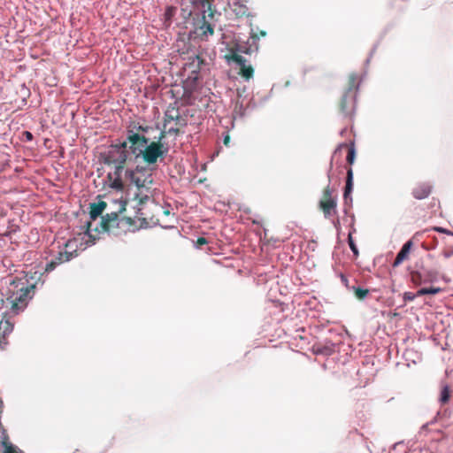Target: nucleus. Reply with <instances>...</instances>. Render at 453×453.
Masks as SVG:
<instances>
[{"instance_id":"f257e3e1","label":"nucleus","mask_w":453,"mask_h":453,"mask_svg":"<svg viewBox=\"0 0 453 453\" xmlns=\"http://www.w3.org/2000/svg\"><path fill=\"white\" fill-rule=\"evenodd\" d=\"M42 273L35 272L30 279L27 280V285L21 281L12 280L6 290V300L1 299L6 309L0 307V319L4 316V319L10 320V315H18L23 311L28 300L32 298L30 292L35 288L38 282H41V285L43 284L44 280H42Z\"/></svg>"},{"instance_id":"f03ea898","label":"nucleus","mask_w":453,"mask_h":453,"mask_svg":"<svg viewBox=\"0 0 453 453\" xmlns=\"http://www.w3.org/2000/svg\"><path fill=\"white\" fill-rule=\"evenodd\" d=\"M154 167L136 165L133 168H127L123 173V182L129 186L128 196H133V200L138 202V205L146 203L154 192Z\"/></svg>"},{"instance_id":"7ed1b4c3","label":"nucleus","mask_w":453,"mask_h":453,"mask_svg":"<svg viewBox=\"0 0 453 453\" xmlns=\"http://www.w3.org/2000/svg\"><path fill=\"white\" fill-rule=\"evenodd\" d=\"M129 154L131 152L127 148L126 142L111 145L104 153V163L107 165H114L113 171L107 174V183L110 188L121 192L124 190L122 176L127 169L125 168V164Z\"/></svg>"},{"instance_id":"20e7f679","label":"nucleus","mask_w":453,"mask_h":453,"mask_svg":"<svg viewBox=\"0 0 453 453\" xmlns=\"http://www.w3.org/2000/svg\"><path fill=\"white\" fill-rule=\"evenodd\" d=\"M165 137V131L160 130L157 135L142 140L143 144L141 148H134V159L143 162L147 167H153L158 162L164 161L170 150L169 145L164 141Z\"/></svg>"},{"instance_id":"39448f33","label":"nucleus","mask_w":453,"mask_h":453,"mask_svg":"<svg viewBox=\"0 0 453 453\" xmlns=\"http://www.w3.org/2000/svg\"><path fill=\"white\" fill-rule=\"evenodd\" d=\"M126 200H111L109 205V211L102 217L100 225L95 227L96 232L98 234L106 233L112 236H119L125 233L126 230L120 226L123 223V219H120L119 214L126 210Z\"/></svg>"},{"instance_id":"423d86ee","label":"nucleus","mask_w":453,"mask_h":453,"mask_svg":"<svg viewBox=\"0 0 453 453\" xmlns=\"http://www.w3.org/2000/svg\"><path fill=\"white\" fill-rule=\"evenodd\" d=\"M259 37L257 35H251L247 42L242 43H236L234 49L233 50V60L241 67V74L249 81L253 77L254 70L251 65H247L244 57L240 55V53H244L247 55H250L254 52H257L259 48Z\"/></svg>"},{"instance_id":"0eeeda50","label":"nucleus","mask_w":453,"mask_h":453,"mask_svg":"<svg viewBox=\"0 0 453 453\" xmlns=\"http://www.w3.org/2000/svg\"><path fill=\"white\" fill-rule=\"evenodd\" d=\"M357 76L351 74L349 76V86L344 93L341 102V110L344 116L351 117L356 109L357 91L359 84L357 83Z\"/></svg>"},{"instance_id":"6e6552de","label":"nucleus","mask_w":453,"mask_h":453,"mask_svg":"<svg viewBox=\"0 0 453 453\" xmlns=\"http://www.w3.org/2000/svg\"><path fill=\"white\" fill-rule=\"evenodd\" d=\"M107 206L108 204L103 201L90 204L89 219L91 221L86 222V231L84 232V234L88 237V239L85 241L87 246L95 244L96 240L97 239L96 235L91 234V231H96L95 227H93L92 221L96 220L97 217L107 208Z\"/></svg>"},{"instance_id":"1a4fd4ad","label":"nucleus","mask_w":453,"mask_h":453,"mask_svg":"<svg viewBox=\"0 0 453 453\" xmlns=\"http://www.w3.org/2000/svg\"><path fill=\"white\" fill-rule=\"evenodd\" d=\"M150 137L144 134H140L134 130H129L127 134V148L129 149L133 155L134 148H141L142 146V140H148Z\"/></svg>"},{"instance_id":"9d476101","label":"nucleus","mask_w":453,"mask_h":453,"mask_svg":"<svg viewBox=\"0 0 453 453\" xmlns=\"http://www.w3.org/2000/svg\"><path fill=\"white\" fill-rule=\"evenodd\" d=\"M213 27L211 23L205 20V17H203L200 24L196 27V35L203 41H206L209 36L213 35Z\"/></svg>"},{"instance_id":"9b49d317","label":"nucleus","mask_w":453,"mask_h":453,"mask_svg":"<svg viewBox=\"0 0 453 453\" xmlns=\"http://www.w3.org/2000/svg\"><path fill=\"white\" fill-rule=\"evenodd\" d=\"M337 198H330V200H320L319 208L322 210L324 217L329 219L337 213Z\"/></svg>"},{"instance_id":"f8f14e48","label":"nucleus","mask_w":453,"mask_h":453,"mask_svg":"<svg viewBox=\"0 0 453 453\" xmlns=\"http://www.w3.org/2000/svg\"><path fill=\"white\" fill-rule=\"evenodd\" d=\"M174 121L176 125L185 127L188 124L186 119L180 115L178 110L166 111L164 116V127H166L167 124Z\"/></svg>"},{"instance_id":"ddd939ff","label":"nucleus","mask_w":453,"mask_h":453,"mask_svg":"<svg viewBox=\"0 0 453 453\" xmlns=\"http://www.w3.org/2000/svg\"><path fill=\"white\" fill-rule=\"evenodd\" d=\"M13 330V323L9 319H4V316L0 319V349L6 344L5 337Z\"/></svg>"},{"instance_id":"4468645a","label":"nucleus","mask_w":453,"mask_h":453,"mask_svg":"<svg viewBox=\"0 0 453 453\" xmlns=\"http://www.w3.org/2000/svg\"><path fill=\"white\" fill-rule=\"evenodd\" d=\"M432 192V186L429 183H419L412 189V196L418 199L422 200L429 196Z\"/></svg>"},{"instance_id":"2eb2a0df","label":"nucleus","mask_w":453,"mask_h":453,"mask_svg":"<svg viewBox=\"0 0 453 453\" xmlns=\"http://www.w3.org/2000/svg\"><path fill=\"white\" fill-rule=\"evenodd\" d=\"M412 245V241L409 240L402 246L400 251L397 253L396 257L393 263L394 267L399 266L403 263V261L407 258Z\"/></svg>"},{"instance_id":"dca6fc26","label":"nucleus","mask_w":453,"mask_h":453,"mask_svg":"<svg viewBox=\"0 0 453 453\" xmlns=\"http://www.w3.org/2000/svg\"><path fill=\"white\" fill-rule=\"evenodd\" d=\"M77 257V250H65L64 251H59L56 257H54L52 259L58 265H62L64 263L69 262L73 258Z\"/></svg>"},{"instance_id":"f3484780","label":"nucleus","mask_w":453,"mask_h":453,"mask_svg":"<svg viewBox=\"0 0 453 453\" xmlns=\"http://www.w3.org/2000/svg\"><path fill=\"white\" fill-rule=\"evenodd\" d=\"M229 4L233 8V11L237 15L243 16L248 13V11H249L248 7L246 6V4L241 3L239 0H231Z\"/></svg>"},{"instance_id":"a211bd4d","label":"nucleus","mask_w":453,"mask_h":453,"mask_svg":"<svg viewBox=\"0 0 453 453\" xmlns=\"http://www.w3.org/2000/svg\"><path fill=\"white\" fill-rule=\"evenodd\" d=\"M134 129H136L138 131H141V133H139L140 134H144L146 136H149L150 137L151 134L154 133L155 131H160L158 127H150V126H142V125H138V126H134Z\"/></svg>"},{"instance_id":"6ab92c4d","label":"nucleus","mask_w":453,"mask_h":453,"mask_svg":"<svg viewBox=\"0 0 453 453\" xmlns=\"http://www.w3.org/2000/svg\"><path fill=\"white\" fill-rule=\"evenodd\" d=\"M349 289L352 290L354 292L355 296L360 300L365 299L367 297V296L369 295V289H367V288L352 286L351 288H349Z\"/></svg>"},{"instance_id":"aec40b11","label":"nucleus","mask_w":453,"mask_h":453,"mask_svg":"<svg viewBox=\"0 0 453 453\" xmlns=\"http://www.w3.org/2000/svg\"><path fill=\"white\" fill-rule=\"evenodd\" d=\"M441 288L439 287H431V288H421L418 290V295L425 296V295H436L441 292Z\"/></svg>"},{"instance_id":"412c9836","label":"nucleus","mask_w":453,"mask_h":453,"mask_svg":"<svg viewBox=\"0 0 453 453\" xmlns=\"http://www.w3.org/2000/svg\"><path fill=\"white\" fill-rule=\"evenodd\" d=\"M353 189V171L351 168H349L347 171V178H346V184L344 188L345 193H351Z\"/></svg>"},{"instance_id":"4be33fe9","label":"nucleus","mask_w":453,"mask_h":453,"mask_svg":"<svg viewBox=\"0 0 453 453\" xmlns=\"http://www.w3.org/2000/svg\"><path fill=\"white\" fill-rule=\"evenodd\" d=\"M3 446L4 448V453H23L20 449L12 443L3 441Z\"/></svg>"},{"instance_id":"5701e85b","label":"nucleus","mask_w":453,"mask_h":453,"mask_svg":"<svg viewBox=\"0 0 453 453\" xmlns=\"http://www.w3.org/2000/svg\"><path fill=\"white\" fill-rule=\"evenodd\" d=\"M334 351V345L331 344L329 346H324L322 348H318L316 349L315 353L329 356V355L333 354Z\"/></svg>"},{"instance_id":"b1692460","label":"nucleus","mask_w":453,"mask_h":453,"mask_svg":"<svg viewBox=\"0 0 453 453\" xmlns=\"http://www.w3.org/2000/svg\"><path fill=\"white\" fill-rule=\"evenodd\" d=\"M450 396V392L449 387L446 385L442 388L440 395V402L441 403H445L449 401Z\"/></svg>"},{"instance_id":"393cba45","label":"nucleus","mask_w":453,"mask_h":453,"mask_svg":"<svg viewBox=\"0 0 453 453\" xmlns=\"http://www.w3.org/2000/svg\"><path fill=\"white\" fill-rule=\"evenodd\" d=\"M355 157H356V150L354 148V145H352L349 150V153L347 155V161L349 164L352 165L355 161Z\"/></svg>"},{"instance_id":"a878e982","label":"nucleus","mask_w":453,"mask_h":453,"mask_svg":"<svg viewBox=\"0 0 453 453\" xmlns=\"http://www.w3.org/2000/svg\"><path fill=\"white\" fill-rule=\"evenodd\" d=\"M333 189L328 185L323 193V198L321 200H330V198H337L336 196H332Z\"/></svg>"},{"instance_id":"bb28decb","label":"nucleus","mask_w":453,"mask_h":453,"mask_svg":"<svg viewBox=\"0 0 453 453\" xmlns=\"http://www.w3.org/2000/svg\"><path fill=\"white\" fill-rule=\"evenodd\" d=\"M58 266V265L51 259L50 262H48L44 268V273H50L56 269V267Z\"/></svg>"},{"instance_id":"cd10ccee","label":"nucleus","mask_w":453,"mask_h":453,"mask_svg":"<svg viewBox=\"0 0 453 453\" xmlns=\"http://www.w3.org/2000/svg\"><path fill=\"white\" fill-rule=\"evenodd\" d=\"M348 242H349V248H350L351 251L353 252V254L355 256H357L358 255V250H357V247L356 246V244H355V242H354L350 234H349Z\"/></svg>"},{"instance_id":"c85d7f7f","label":"nucleus","mask_w":453,"mask_h":453,"mask_svg":"<svg viewBox=\"0 0 453 453\" xmlns=\"http://www.w3.org/2000/svg\"><path fill=\"white\" fill-rule=\"evenodd\" d=\"M417 296H419L418 295V292L416 294L414 293H411V292H404L403 293V300L405 302H411V301H413Z\"/></svg>"},{"instance_id":"c756f323","label":"nucleus","mask_w":453,"mask_h":453,"mask_svg":"<svg viewBox=\"0 0 453 453\" xmlns=\"http://www.w3.org/2000/svg\"><path fill=\"white\" fill-rule=\"evenodd\" d=\"M431 230L437 232V233L446 234L448 235H453V233L451 231H449L444 227H441V226H434L431 228Z\"/></svg>"},{"instance_id":"7c9ffc66","label":"nucleus","mask_w":453,"mask_h":453,"mask_svg":"<svg viewBox=\"0 0 453 453\" xmlns=\"http://www.w3.org/2000/svg\"><path fill=\"white\" fill-rule=\"evenodd\" d=\"M165 131V135L166 134H173L174 136H177L179 135V134L180 133V129L177 128V127H170L169 129H165V127H164V129Z\"/></svg>"},{"instance_id":"2f4dec72","label":"nucleus","mask_w":453,"mask_h":453,"mask_svg":"<svg viewBox=\"0 0 453 453\" xmlns=\"http://www.w3.org/2000/svg\"><path fill=\"white\" fill-rule=\"evenodd\" d=\"M76 241L75 240H68L66 242H65V249L67 250H74L73 249V246L74 247H77V244H74Z\"/></svg>"},{"instance_id":"473e14b6","label":"nucleus","mask_w":453,"mask_h":453,"mask_svg":"<svg viewBox=\"0 0 453 453\" xmlns=\"http://www.w3.org/2000/svg\"><path fill=\"white\" fill-rule=\"evenodd\" d=\"M20 92L24 96L23 101H26V96H28L29 94H30L29 89L24 84H22L21 85V88H20Z\"/></svg>"},{"instance_id":"72a5a7b5","label":"nucleus","mask_w":453,"mask_h":453,"mask_svg":"<svg viewBox=\"0 0 453 453\" xmlns=\"http://www.w3.org/2000/svg\"><path fill=\"white\" fill-rule=\"evenodd\" d=\"M340 277H341V280L344 284V286L347 288L349 289L350 287L349 286V280H348V278L344 274H342V273H341Z\"/></svg>"},{"instance_id":"f704fd0d","label":"nucleus","mask_w":453,"mask_h":453,"mask_svg":"<svg viewBox=\"0 0 453 453\" xmlns=\"http://www.w3.org/2000/svg\"><path fill=\"white\" fill-rule=\"evenodd\" d=\"M24 136L26 137V140L27 142H31L34 139V136H33L32 133L29 132V131H25L24 132Z\"/></svg>"},{"instance_id":"c9c22d12","label":"nucleus","mask_w":453,"mask_h":453,"mask_svg":"<svg viewBox=\"0 0 453 453\" xmlns=\"http://www.w3.org/2000/svg\"><path fill=\"white\" fill-rule=\"evenodd\" d=\"M351 193H343V198L345 200V202H348V200L349 199L350 202H352V197L350 196Z\"/></svg>"},{"instance_id":"e433bc0d","label":"nucleus","mask_w":453,"mask_h":453,"mask_svg":"<svg viewBox=\"0 0 453 453\" xmlns=\"http://www.w3.org/2000/svg\"><path fill=\"white\" fill-rule=\"evenodd\" d=\"M197 242H198L199 244H201V245H202V244H205V243H207V241H206V239H205V238H203V237H202V238H199V239H198Z\"/></svg>"},{"instance_id":"4c0bfd02","label":"nucleus","mask_w":453,"mask_h":453,"mask_svg":"<svg viewBox=\"0 0 453 453\" xmlns=\"http://www.w3.org/2000/svg\"><path fill=\"white\" fill-rule=\"evenodd\" d=\"M242 105L241 104V105H240V111H239L240 116H242V115H243V113L242 112Z\"/></svg>"},{"instance_id":"58836bf2","label":"nucleus","mask_w":453,"mask_h":453,"mask_svg":"<svg viewBox=\"0 0 453 453\" xmlns=\"http://www.w3.org/2000/svg\"><path fill=\"white\" fill-rule=\"evenodd\" d=\"M444 257H447V258L449 257H450V253H449V252L444 253Z\"/></svg>"},{"instance_id":"ea45409f","label":"nucleus","mask_w":453,"mask_h":453,"mask_svg":"<svg viewBox=\"0 0 453 453\" xmlns=\"http://www.w3.org/2000/svg\"><path fill=\"white\" fill-rule=\"evenodd\" d=\"M400 444H401V442L395 443V444L393 445V448H394V449H395V448H396L397 446H399Z\"/></svg>"},{"instance_id":"a19ab883","label":"nucleus","mask_w":453,"mask_h":453,"mask_svg":"<svg viewBox=\"0 0 453 453\" xmlns=\"http://www.w3.org/2000/svg\"><path fill=\"white\" fill-rule=\"evenodd\" d=\"M260 35H261L262 36H265V35H266V33H265V31H261Z\"/></svg>"},{"instance_id":"79ce46f5","label":"nucleus","mask_w":453,"mask_h":453,"mask_svg":"<svg viewBox=\"0 0 453 453\" xmlns=\"http://www.w3.org/2000/svg\"><path fill=\"white\" fill-rule=\"evenodd\" d=\"M427 426H428V424H425V425H423V426H422V427H421V428H422V429H426Z\"/></svg>"},{"instance_id":"37998d69","label":"nucleus","mask_w":453,"mask_h":453,"mask_svg":"<svg viewBox=\"0 0 453 453\" xmlns=\"http://www.w3.org/2000/svg\"><path fill=\"white\" fill-rule=\"evenodd\" d=\"M334 225L336 226L337 224H339V220L337 219L336 221H333Z\"/></svg>"},{"instance_id":"c03bdc74","label":"nucleus","mask_w":453,"mask_h":453,"mask_svg":"<svg viewBox=\"0 0 453 453\" xmlns=\"http://www.w3.org/2000/svg\"><path fill=\"white\" fill-rule=\"evenodd\" d=\"M228 140H229V138H228V137H226V138H225V144H226V143H227Z\"/></svg>"}]
</instances>
